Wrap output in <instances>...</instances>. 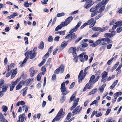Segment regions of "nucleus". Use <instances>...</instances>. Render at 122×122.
I'll use <instances>...</instances> for the list:
<instances>
[{
    "mask_svg": "<svg viewBox=\"0 0 122 122\" xmlns=\"http://www.w3.org/2000/svg\"><path fill=\"white\" fill-rule=\"evenodd\" d=\"M109 0H102L101 2L97 4V6H98L100 8L99 10L98 13H100L102 12L104 10L105 5L107 3Z\"/></svg>",
    "mask_w": 122,
    "mask_h": 122,
    "instance_id": "nucleus-1",
    "label": "nucleus"
},
{
    "mask_svg": "<svg viewBox=\"0 0 122 122\" xmlns=\"http://www.w3.org/2000/svg\"><path fill=\"white\" fill-rule=\"evenodd\" d=\"M65 114V112H63V109L62 108L61 109L52 122H54L56 121H59L64 115Z\"/></svg>",
    "mask_w": 122,
    "mask_h": 122,
    "instance_id": "nucleus-2",
    "label": "nucleus"
},
{
    "mask_svg": "<svg viewBox=\"0 0 122 122\" xmlns=\"http://www.w3.org/2000/svg\"><path fill=\"white\" fill-rule=\"evenodd\" d=\"M97 6V5L95 7H92L90 9V11L91 12V17H93L96 15L97 14V13H98L99 10H98V9H99L100 8L98 6Z\"/></svg>",
    "mask_w": 122,
    "mask_h": 122,
    "instance_id": "nucleus-3",
    "label": "nucleus"
},
{
    "mask_svg": "<svg viewBox=\"0 0 122 122\" xmlns=\"http://www.w3.org/2000/svg\"><path fill=\"white\" fill-rule=\"evenodd\" d=\"M36 53L33 52L31 51H28L25 53V55L26 57H29L30 59H32L34 58L36 56Z\"/></svg>",
    "mask_w": 122,
    "mask_h": 122,
    "instance_id": "nucleus-4",
    "label": "nucleus"
},
{
    "mask_svg": "<svg viewBox=\"0 0 122 122\" xmlns=\"http://www.w3.org/2000/svg\"><path fill=\"white\" fill-rule=\"evenodd\" d=\"M85 54V52H83L81 54H80L78 56L79 57L81 58L80 61L81 62H84L85 60H86L88 59V56Z\"/></svg>",
    "mask_w": 122,
    "mask_h": 122,
    "instance_id": "nucleus-5",
    "label": "nucleus"
},
{
    "mask_svg": "<svg viewBox=\"0 0 122 122\" xmlns=\"http://www.w3.org/2000/svg\"><path fill=\"white\" fill-rule=\"evenodd\" d=\"M92 0H87L84 5L83 7L86 9L88 8L91 7L93 4Z\"/></svg>",
    "mask_w": 122,
    "mask_h": 122,
    "instance_id": "nucleus-6",
    "label": "nucleus"
},
{
    "mask_svg": "<svg viewBox=\"0 0 122 122\" xmlns=\"http://www.w3.org/2000/svg\"><path fill=\"white\" fill-rule=\"evenodd\" d=\"M83 70H81V71L78 76V82L79 83L81 82L82 80L84 78L85 76L86 75V74L85 73L83 74Z\"/></svg>",
    "mask_w": 122,
    "mask_h": 122,
    "instance_id": "nucleus-7",
    "label": "nucleus"
},
{
    "mask_svg": "<svg viewBox=\"0 0 122 122\" xmlns=\"http://www.w3.org/2000/svg\"><path fill=\"white\" fill-rule=\"evenodd\" d=\"M73 19L72 16H70L68 17L65 20L64 22L62 23L64 26H65L69 24L71 21Z\"/></svg>",
    "mask_w": 122,
    "mask_h": 122,
    "instance_id": "nucleus-8",
    "label": "nucleus"
},
{
    "mask_svg": "<svg viewBox=\"0 0 122 122\" xmlns=\"http://www.w3.org/2000/svg\"><path fill=\"white\" fill-rule=\"evenodd\" d=\"M96 22V20H94V18H92L91 19L87 21L86 23L87 25H90L91 24L90 26H91V27L93 26L95 24Z\"/></svg>",
    "mask_w": 122,
    "mask_h": 122,
    "instance_id": "nucleus-9",
    "label": "nucleus"
},
{
    "mask_svg": "<svg viewBox=\"0 0 122 122\" xmlns=\"http://www.w3.org/2000/svg\"><path fill=\"white\" fill-rule=\"evenodd\" d=\"M77 36V35H75V33H71L69 34L66 36L65 38L66 39L68 38L70 40L76 38Z\"/></svg>",
    "mask_w": 122,
    "mask_h": 122,
    "instance_id": "nucleus-10",
    "label": "nucleus"
},
{
    "mask_svg": "<svg viewBox=\"0 0 122 122\" xmlns=\"http://www.w3.org/2000/svg\"><path fill=\"white\" fill-rule=\"evenodd\" d=\"M92 84V83H90V82L87 83L85 86L83 90V91H86L87 89H91L93 86Z\"/></svg>",
    "mask_w": 122,
    "mask_h": 122,
    "instance_id": "nucleus-11",
    "label": "nucleus"
},
{
    "mask_svg": "<svg viewBox=\"0 0 122 122\" xmlns=\"http://www.w3.org/2000/svg\"><path fill=\"white\" fill-rule=\"evenodd\" d=\"M82 109V107H80V106H77L73 111L72 113L75 114H78L81 112V110Z\"/></svg>",
    "mask_w": 122,
    "mask_h": 122,
    "instance_id": "nucleus-12",
    "label": "nucleus"
},
{
    "mask_svg": "<svg viewBox=\"0 0 122 122\" xmlns=\"http://www.w3.org/2000/svg\"><path fill=\"white\" fill-rule=\"evenodd\" d=\"M25 114L24 113L20 115L19 117V119L17 122H23L24 119H25Z\"/></svg>",
    "mask_w": 122,
    "mask_h": 122,
    "instance_id": "nucleus-13",
    "label": "nucleus"
},
{
    "mask_svg": "<svg viewBox=\"0 0 122 122\" xmlns=\"http://www.w3.org/2000/svg\"><path fill=\"white\" fill-rule=\"evenodd\" d=\"M24 83V81L23 80L21 81L16 86V90H18L21 89Z\"/></svg>",
    "mask_w": 122,
    "mask_h": 122,
    "instance_id": "nucleus-14",
    "label": "nucleus"
},
{
    "mask_svg": "<svg viewBox=\"0 0 122 122\" xmlns=\"http://www.w3.org/2000/svg\"><path fill=\"white\" fill-rule=\"evenodd\" d=\"M79 98H78L76 99L75 100L74 103V105L72 106L71 108V110H73L77 105L78 104V102H79Z\"/></svg>",
    "mask_w": 122,
    "mask_h": 122,
    "instance_id": "nucleus-15",
    "label": "nucleus"
},
{
    "mask_svg": "<svg viewBox=\"0 0 122 122\" xmlns=\"http://www.w3.org/2000/svg\"><path fill=\"white\" fill-rule=\"evenodd\" d=\"M101 41V40H98L94 43L91 44L90 46L93 47H95L99 44L100 43Z\"/></svg>",
    "mask_w": 122,
    "mask_h": 122,
    "instance_id": "nucleus-16",
    "label": "nucleus"
},
{
    "mask_svg": "<svg viewBox=\"0 0 122 122\" xmlns=\"http://www.w3.org/2000/svg\"><path fill=\"white\" fill-rule=\"evenodd\" d=\"M0 121L1 122H8L7 120L5 119L2 113H0Z\"/></svg>",
    "mask_w": 122,
    "mask_h": 122,
    "instance_id": "nucleus-17",
    "label": "nucleus"
},
{
    "mask_svg": "<svg viewBox=\"0 0 122 122\" xmlns=\"http://www.w3.org/2000/svg\"><path fill=\"white\" fill-rule=\"evenodd\" d=\"M30 70L31 71L30 75L31 77L33 76L36 73L37 71H35L34 69L33 68H30Z\"/></svg>",
    "mask_w": 122,
    "mask_h": 122,
    "instance_id": "nucleus-18",
    "label": "nucleus"
},
{
    "mask_svg": "<svg viewBox=\"0 0 122 122\" xmlns=\"http://www.w3.org/2000/svg\"><path fill=\"white\" fill-rule=\"evenodd\" d=\"M61 91L62 92V94L64 95H65L69 93V91L66 90V88H61Z\"/></svg>",
    "mask_w": 122,
    "mask_h": 122,
    "instance_id": "nucleus-19",
    "label": "nucleus"
},
{
    "mask_svg": "<svg viewBox=\"0 0 122 122\" xmlns=\"http://www.w3.org/2000/svg\"><path fill=\"white\" fill-rule=\"evenodd\" d=\"M68 43L67 41H64L62 42L61 45V48L62 49H63L65 47Z\"/></svg>",
    "mask_w": 122,
    "mask_h": 122,
    "instance_id": "nucleus-20",
    "label": "nucleus"
},
{
    "mask_svg": "<svg viewBox=\"0 0 122 122\" xmlns=\"http://www.w3.org/2000/svg\"><path fill=\"white\" fill-rule=\"evenodd\" d=\"M95 78V76L94 75H92L90 78V80L89 81L90 83H95V79H94Z\"/></svg>",
    "mask_w": 122,
    "mask_h": 122,
    "instance_id": "nucleus-21",
    "label": "nucleus"
},
{
    "mask_svg": "<svg viewBox=\"0 0 122 122\" xmlns=\"http://www.w3.org/2000/svg\"><path fill=\"white\" fill-rule=\"evenodd\" d=\"M64 26L63 24L61 23L60 25H59L56 28L55 30L57 31L59 29H61Z\"/></svg>",
    "mask_w": 122,
    "mask_h": 122,
    "instance_id": "nucleus-22",
    "label": "nucleus"
},
{
    "mask_svg": "<svg viewBox=\"0 0 122 122\" xmlns=\"http://www.w3.org/2000/svg\"><path fill=\"white\" fill-rule=\"evenodd\" d=\"M28 58L27 57H26L23 61V62L21 63L20 65V66L22 67L25 64L26 62L28 59Z\"/></svg>",
    "mask_w": 122,
    "mask_h": 122,
    "instance_id": "nucleus-23",
    "label": "nucleus"
},
{
    "mask_svg": "<svg viewBox=\"0 0 122 122\" xmlns=\"http://www.w3.org/2000/svg\"><path fill=\"white\" fill-rule=\"evenodd\" d=\"M27 87H25L23 89L21 90V91H23V96H25L26 95L27 93Z\"/></svg>",
    "mask_w": 122,
    "mask_h": 122,
    "instance_id": "nucleus-24",
    "label": "nucleus"
},
{
    "mask_svg": "<svg viewBox=\"0 0 122 122\" xmlns=\"http://www.w3.org/2000/svg\"><path fill=\"white\" fill-rule=\"evenodd\" d=\"M107 73L105 71L103 72L102 74L101 77H107Z\"/></svg>",
    "mask_w": 122,
    "mask_h": 122,
    "instance_id": "nucleus-25",
    "label": "nucleus"
},
{
    "mask_svg": "<svg viewBox=\"0 0 122 122\" xmlns=\"http://www.w3.org/2000/svg\"><path fill=\"white\" fill-rule=\"evenodd\" d=\"M108 28L109 26H106L105 27H103L101 28H100V32H103L108 29Z\"/></svg>",
    "mask_w": 122,
    "mask_h": 122,
    "instance_id": "nucleus-26",
    "label": "nucleus"
},
{
    "mask_svg": "<svg viewBox=\"0 0 122 122\" xmlns=\"http://www.w3.org/2000/svg\"><path fill=\"white\" fill-rule=\"evenodd\" d=\"M44 47V43L43 42L41 41L38 47L39 48L41 49H43Z\"/></svg>",
    "mask_w": 122,
    "mask_h": 122,
    "instance_id": "nucleus-27",
    "label": "nucleus"
},
{
    "mask_svg": "<svg viewBox=\"0 0 122 122\" xmlns=\"http://www.w3.org/2000/svg\"><path fill=\"white\" fill-rule=\"evenodd\" d=\"M22 108L23 110H25V112L26 113L28 110V107L27 106L24 105L23 106Z\"/></svg>",
    "mask_w": 122,
    "mask_h": 122,
    "instance_id": "nucleus-28",
    "label": "nucleus"
},
{
    "mask_svg": "<svg viewBox=\"0 0 122 122\" xmlns=\"http://www.w3.org/2000/svg\"><path fill=\"white\" fill-rule=\"evenodd\" d=\"M75 51H76V48L71 47L69 49L68 51L69 53H72Z\"/></svg>",
    "mask_w": 122,
    "mask_h": 122,
    "instance_id": "nucleus-29",
    "label": "nucleus"
},
{
    "mask_svg": "<svg viewBox=\"0 0 122 122\" xmlns=\"http://www.w3.org/2000/svg\"><path fill=\"white\" fill-rule=\"evenodd\" d=\"M4 81L3 79H1L0 80V88L2 87L4 84Z\"/></svg>",
    "mask_w": 122,
    "mask_h": 122,
    "instance_id": "nucleus-30",
    "label": "nucleus"
},
{
    "mask_svg": "<svg viewBox=\"0 0 122 122\" xmlns=\"http://www.w3.org/2000/svg\"><path fill=\"white\" fill-rule=\"evenodd\" d=\"M106 86V84H103L100 87H99V90L101 92H103L104 90V88Z\"/></svg>",
    "mask_w": 122,
    "mask_h": 122,
    "instance_id": "nucleus-31",
    "label": "nucleus"
},
{
    "mask_svg": "<svg viewBox=\"0 0 122 122\" xmlns=\"http://www.w3.org/2000/svg\"><path fill=\"white\" fill-rule=\"evenodd\" d=\"M92 30L95 31H97L99 30V32H100V28L97 27H94L92 28Z\"/></svg>",
    "mask_w": 122,
    "mask_h": 122,
    "instance_id": "nucleus-32",
    "label": "nucleus"
},
{
    "mask_svg": "<svg viewBox=\"0 0 122 122\" xmlns=\"http://www.w3.org/2000/svg\"><path fill=\"white\" fill-rule=\"evenodd\" d=\"M97 89L96 88L95 89H93L92 91L89 92L88 95H90L92 94H93L97 92Z\"/></svg>",
    "mask_w": 122,
    "mask_h": 122,
    "instance_id": "nucleus-33",
    "label": "nucleus"
},
{
    "mask_svg": "<svg viewBox=\"0 0 122 122\" xmlns=\"http://www.w3.org/2000/svg\"><path fill=\"white\" fill-rule=\"evenodd\" d=\"M60 67V72L62 73L64 71V65H62Z\"/></svg>",
    "mask_w": 122,
    "mask_h": 122,
    "instance_id": "nucleus-34",
    "label": "nucleus"
},
{
    "mask_svg": "<svg viewBox=\"0 0 122 122\" xmlns=\"http://www.w3.org/2000/svg\"><path fill=\"white\" fill-rule=\"evenodd\" d=\"M8 88V86H7L5 85L2 87V90L1 91H3V92H5L7 90Z\"/></svg>",
    "mask_w": 122,
    "mask_h": 122,
    "instance_id": "nucleus-35",
    "label": "nucleus"
},
{
    "mask_svg": "<svg viewBox=\"0 0 122 122\" xmlns=\"http://www.w3.org/2000/svg\"><path fill=\"white\" fill-rule=\"evenodd\" d=\"M2 111L3 112H6L8 110V108L6 106H3L2 108Z\"/></svg>",
    "mask_w": 122,
    "mask_h": 122,
    "instance_id": "nucleus-36",
    "label": "nucleus"
},
{
    "mask_svg": "<svg viewBox=\"0 0 122 122\" xmlns=\"http://www.w3.org/2000/svg\"><path fill=\"white\" fill-rule=\"evenodd\" d=\"M66 31L65 30H64L63 31H58L56 33L57 34H59L60 35H65V34Z\"/></svg>",
    "mask_w": 122,
    "mask_h": 122,
    "instance_id": "nucleus-37",
    "label": "nucleus"
},
{
    "mask_svg": "<svg viewBox=\"0 0 122 122\" xmlns=\"http://www.w3.org/2000/svg\"><path fill=\"white\" fill-rule=\"evenodd\" d=\"M115 24L117 26H121L122 25V21H119L116 22Z\"/></svg>",
    "mask_w": 122,
    "mask_h": 122,
    "instance_id": "nucleus-38",
    "label": "nucleus"
},
{
    "mask_svg": "<svg viewBox=\"0 0 122 122\" xmlns=\"http://www.w3.org/2000/svg\"><path fill=\"white\" fill-rule=\"evenodd\" d=\"M104 36L105 37H112V35L111 33H107L105 34H104Z\"/></svg>",
    "mask_w": 122,
    "mask_h": 122,
    "instance_id": "nucleus-39",
    "label": "nucleus"
},
{
    "mask_svg": "<svg viewBox=\"0 0 122 122\" xmlns=\"http://www.w3.org/2000/svg\"><path fill=\"white\" fill-rule=\"evenodd\" d=\"M64 13L62 12L61 13L57 14L56 16L57 17H60L64 16Z\"/></svg>",
    "mask_w": 122,
    "mask_h": 122,
    "instance_id": "nucleus-40",
    "label": "nucleus"
},
{
    "mask_svg": "<svg viewBox=\"0 0 122 122\" xmlns=\"http://www.w3.org/2000/svg\"><path fill=\"white\" fill-rule=\"evenodd\" d=\"M42 76V74L41 73H40L37 76V80L38 81H39L41 79V77Z\"/></svg>",
    "mask_w": 122,
    "mask_h": 122,
    "instance_id": "nucleus-41",
    "label": "nucleus"
},
{
    "mask_svg": "<svg viewBox=\"0 0 122 122\" xmlns=\"http://www.w3.org/2000/svg\"><path fill=\"white\" fill-rule=\"evenodd\" d=\"M75 98V94H73L72 95L71 98L70 99V100L69 101V102H71Z\"/></svg>",
    "mask_w": 122,
    "mask_h": 122,
    "instance_id": "nucleus-42",
    "label": "nucleus"
},
{
    "mask_svg": "<svg viewBox=\"0 0 122 122\" xmlns=\"http://www.w3.org/2000/svg\"><path fill=\"white\" fill-rule=\"evenodd\" d=\"M46 61L45 59H44L41 62L39 65V66H41L44 64Z\"/></svg>",
    "mask_w": 122,
    "mask_h": 122,
    "instance_id": "nucleus-43",
    "label": "nucleus"
},
{
    "mask_svg": "<svg viewBox=\"0 0 122 122\" xmlns=\"http://www.w3.org/2000/svg\"><path fill=\"white\" fill-rule=\"evenodd\" d=\"M106 41L107 42V44H109L112 42V41H110L109 38L108 37H106Z\"/></svg>",
    "mask_w": 122,
    "mask_h": 122,
    "instance_id": "nucleus-44",
    "label": "nucleus"
},
{
    "mask_svg": "<svg viewBox=\"0 0 122 122\" xmlns=\"http://www.w3.org/2000/svg\"><path fill=\"white\" fill-rule=\"evenodd\" d=\"M99 34L98 32H96L93 34L92 36V38L97 37L99 35Z\"/></svg>",
    "mask_w": 122,
    "mask_h": 122,
    "instance_id": "nucleus-45",
    "label": "nucleus"
},
{
    "mask_svg": "<svg viewBox=\"0 0 122 122\" xmlns=\"http://www.w3.org/2000/svg\"><path fill=\"white\" fill-rule=\"evenodd\" d=\"M117 33H119L121 32L122 30V27H120L118 28L117 29Z\"/></svg>",
    "mask_w": 122,
    "mask_h": 122,
    "instance_id": "nucleus-46",
    "label": "nucleus"
},
{
    "mask_svg": "<svg viewBox=\"0 0 122 122\" xmlns=\"http://www.w3.org/2000/svg\"><path fill=\"white\" fill-rule=\"evenodd\" d=\"M24 6L26 7H28L29 6V4L28 1H26L24 3Z\"/></svg>",
    "mask_w": 122,
    "mask_h": 122,
    "instance_id": "nucleus-47",
    "label": "nucleus"
},
{
    "mask_svg": "<svg viewBox=\"0 0 122 122\" xmlns=\"http://www.w3.org/2000/svg\"><path fill=\"white\" fill-rule=\"evenodd\" d=\"M14 71L13 72L12 74H13V75H15H15H16V74L17 73V69H16L14 71L13 70H11L10 71V72H12V71Z\"/></svg>",
    "mask_w": 122,
    "mask_h": 122,
    "instance_id": "nucleus-48",
    "label": "nucleus"
},
{
    "mask_svg": "<svg viewBox=\"0 0 122 122\" xmlns=\"http://www.w3.org/2000/svg\"><path fill=\"white\" fill-rule=\"evenodd\" d=\"M30 79H29L25 81V82L24 81V83L26 85H27L30 83Z\"/></svg>",
    "mask_w": 122,
    "mask_h": 122,
    "instance_id": "nucleus-49",
    "label": "nucleus"
},
{
    "mask_svg": "<svg viewBox=\"0 0 122 122\" xmlns=\"http://www.w3.org/2000/svg\"><path fill=\"white\" fill-rule=\"evenodd\" d=\"M114 58L112 57L107 62V64L108 65H110L112 63V61L113 60Z\"/></svg>",
    "mask_w": 122,
    "mask_h": 122,
    "instance_id": "nucleus-50",
    "label": "nucleus"
},
{
    "mask_svg": "<svg viewBox=\"0 0 122 122\" xmlns=\"http://www.w3.org/2000/svg\"><path fill=\"white\" fill-rule=\"evenodd\" d=\"M71 113H69L67 115L66 119L67 120L71 118Z\"/></svg>",
    "mask_w": 122,
    "mask_h": 122,
    "instance_id": "nucleus-51",
    "label": "nucleus"
},
{
    "mask_svg": "<svg viewBox=\"0 0 122 122\" xmlns=\"http://www.w3.org/2000/svg\"><path fill=\"white\" fill-rule=\"evenodd\" d=\"M102 14H100L99 15H97L95 18V19L96 20H97L102 15Z\"/></svg>",
    "mask_w": 122,
    "mask_h": 122,
    "instance_id": "nucleus-52",
    "label": "nucleus"
},
{
    "mask_svg": "<svg viewBox=\"0 0 122 122\" xmlns=\"http://www.w3.org/2000/svg\"><path fill=\"white\" fill-rule=\"evenodd\" d=\"M77 30V29L75 27V28H73V29H72L70 31L69 33H73L75 32Z\"/></svg>",
    "mask_w": 122,
    "mask_h": 122,
    "instance_id": "nucleus-53",
    "label": "nucleus"
},
{
    "mask_svg": "<svg viewBox=\"0 0 122 122\" xmlns=\"http://www.w3.org/2000/svg\"><path fill=\"white\" fill-rule=\"evenodd\" d=\"M24 40L25 41V45L28 44V38L26 37H24Z\"/></svg>",
    "mask_w": 122,
    "mask_h": 122,
    "instance_id": "nucleus-54",
    "label": "nucleus"
},
{
    "mask_svg": "<svg viewBox=\"0 0 122 122\" xmlns=\"http://www.w3.org/2000/svg\"><path fill=\"white\" fill-rule=\"evenodd\" d=\"M17 83L15 81H12L11 82V86H14V87H15V86L17 84Z\"/></svg>",
    "mask_w": 122,
    "mask_h": 122,
    "instance_id": "nucleus-55",
    "label": "nucleus"
},
{
    "mask_svg": "<svg viewBox=\"0 0 122 122\" xmlns=\"http://www.w3.org/2000/svg\"><path fill=\"white\" fill-rule=\"evenodd\" d=\"M53 40L52 37L51 36H50L49 37L48 39V41L49 42H51Z\"/></svg>",
    "mask_w": 122,
    "mask_h": 122,
    "instance_id": "nucleus-56",
    "label": "nucleus"
},
{
    "mask_svg": "<svg viewBox=\"0 0 122 122\" xmlns=\"http://www.w3.org/2000/svg\"><path fill=\"white\" fill-rule=\"evenodd\" d=\"M60 37L59 36H57L55 37L54 40L56 41H59Z\"/></svg>",
    "mask_w": 122,
    "mask_h": 122,
    "instance_id": "nucleus-57",
    "label": "nucleus"
},
{
    "mask_svg": "<svg viewBox=\"0 0 122 122\" xmlns=\"http://www.w3.org/2000/svg\"><path fill=\"white\" fill-rule=\"evenodd\" d=\"M115 77V75H112V76H109L107 79V81H108L111 80L112 79H113Z\"/></svg>",
    "mask_w": 122,
    "mask_h": 122,
    "instance_id": "nucleus-58",
    "label": "nucleus"
},
{
    "mask_svg": "<svg viewBox=\"0 0 122 122\" xmlns=\"http://www.w3.org/2000/svg\"><path fill=\"white\" fill-rule=\"evenodd\" d=\"M18 15L17 14L14 13L12 15H10V17L11 18H13L15 16H17Z\"/></svg>",
    "mask_w": 122,
    "mask_h": 122,
    "instance_id": "nucleus-59",
    "label": "nucleus"
},
{
    "mask_svg": "<svg viewBox=\"0 0 122 122\" xmlns=\"http://www.w3.org/2000/svg\"><path fill=\"white\" fill-rule=\"evenodd\" d=\"M88 46V44L87 43H84L82 45V47H85L87 46Z\"/></svg>",
    "mask_w": 122,
    "mask_h": 122,
    "instance_id": "nucleus-60",
    "label": "nucleus"
},
{
    "mask_svg": "<svg viewBox=\"0 0 122 122\" xmlns=\"http://www.w3.org/2000/svg\"><path fill=\"white\" fill-rule=\"evenodd\" d=\"M82 38L81 37H80L78 38H77L75 41V42L77 43L79 42Z\"/></svg>",
    "mask_w": 122,
    "mask_h": 122,
    "instance_id": "nucleus-61",
    "label": "nucleus"
},
{
    "mask_svg": "<svg viewBox=\"0 0 122 122\" xmlns=\"http://www.w3.org/2000/svg\"><path fill=\"white\" fill-rule=\"evenodd\" d=\"M49 54L48 52H47L44 56L43 57L44 59H46L49 56Z\"/></svg>",
    "mask_w": 122,
    "mask_h": 122,
    "instance_id": "nucleus-62",
    "label": "nucleus"
},
{
    "mask_svg": "<svg viewBox=\"0 0 122 122\" xmlns=\"http://www.w3.org/2000/svg\"><path fill=\"white\" fill-rule=\"evenodd\" d=\"M81 22H79L77 24V25L75 26V27L77 29L80 26L81 24Z\"/></svg>",
    "mask_w": 122,
    "mask_h": 122,
    "instance_id": "nucleus-63",
    "label": "nucleus"
},
{
    "mask_svg": "<svg viewBox=\"0 0 122 122\" xmlns=\"http://www.w3.org/2000/svg\"><path fill=\"white\" fill-rule=\"evenodd\" d=\"M75 83L74 82L72 83L71 85L69 87V88L70 89L72 88L75 85Z\"/></svg>",
    "mask_w": 122,
    "mask_h": 122,
    "instance_id": "nucleus-64",
    "label": "nucleus"
}]
</instances>
